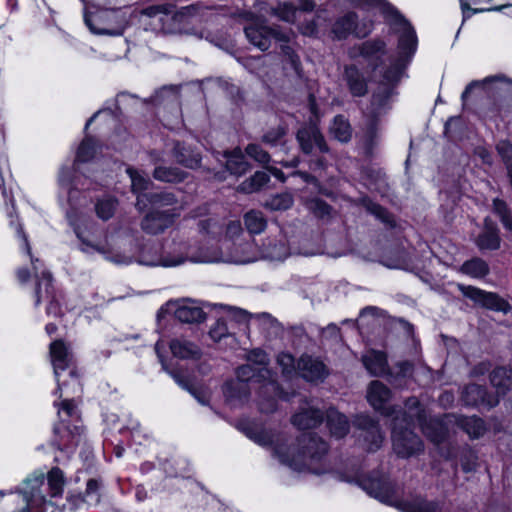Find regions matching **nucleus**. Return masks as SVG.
Returning <instances> with one entry per match:
<instances>
[{"mask_svg":"<svg viewBox=\"0 0 512 512\" xmlns=\"http://www.w3.org/2000/svg\"><path fill=\"white\" fill-rule=\"evenodd\" d=\"M94 154H95L94 140L91 137H86L81 142V144L78 148V151L76 154V159H75V164H77L78 162L89 161L90 159L93 158Z\"/></svg>","mask_w":512,"mask_h":512,"instance_id":"nucleus-53","label":"nucleus"},{"mask_svg":"<svg viewBox=\"0 0 512 512\" xmlns=\"http://www.w3.org/2000/svg\"><path fill=\"white\" fill-rule=\"evenodd\" d=\"M351 4L362 9L377 8L384 16L385 21L397 33H400L398 49L403 53L414 54L417 48V37L415 30L404 16L387 0H349Z\"/></svg>","mask_w":512,"mask_h":512,"instance_id":"nucleus-3","label":"nucleus"},{"mask_svg":"<svg viewBox=\"0 0 512 512\" xmlns=\"http://www.w3.org/2000/svg\"><path fill=\"white\" fill-rule=\"evenodd\" d=\"M496 150L501 157L505 168L512 167V143L508 140H500L496 145Z\"/></svg>","mask_w":512,"mask_h":512,"instance_id":"nucleus-57","label":"nucleus"},{"mask_svg":"<svg viewBox=\"0 0 512 512\" xmlns=\"http://www.w3.org/2000/svg\"><path fill=\"white\" fill-rule=\"evenodd\" d=\"M269 175L264 171H257L249 179L243 181L239 185V190L244 193H252L258 191L269 181Z\"/></svg>","mask_w":512,"mask_h":512,"instance_id":"nucleus-46","label":"nucleus"},{"mask_svg":"<svg viewBox=\"0 0 512 512\" xmlns=\"http://www.w3.org/2000/svg\"><path fill=\"white\" fill-rule=\"evenodd\" d=\"M245 153L259 164L268 167L271 160L270 154L257 143H250L245 148Z\"/></svg>","mask_w":512,"mask_h":512,"instance_id":"nucleus-51","label":"nucleus"},{"mask_svg":"<svg viewBox=\"0 0 512 512\" xmlns=\"http://www.w3.org/2000/svg\"><path fill=\"white\" fill-rule=\"evenodd\" d=\"M331 136L341 143H347L352 138V128L343 115H336L329 127Z\"/></svg>","mask_w":512,"mask_h":512,"instance_id":"nucleus-34","label":"nucleus"},{"mask_svg":"<svg viewBox=\"0 0 512 512\" xmlns=\"http://www.w3.org/2000/svg\"><path fill=\"white\" fill-rule=\"evenodd\" d=\"M280 45V51L281 55L283 57L284 62V69H288L290 67L295 75L299 78L302 77V64L300 57L295 52L293 47L289 45V42L287 43H279Z\"/></svg>","mask_w":512,"mask_h":512,"instance_id":"nucleus-39","label":"nucleus"},{"mask_svg":"<svg viewBox=\"0 0 512 512\" xmlns=\"http://www.w3.org/2000/svg\"><path fill=\"white\" fill-rule=\"evenodd\" d=\"M373 28L371 20L359 21L355 12H348L339 17L332 26V33L335 38L346 39L350 34H354L358 38L368 36Z\"/></svg>","mask_w":512,"mask_h":512,"instance_id":"nucleus-9","label":"nucleus"},{"mask_svg":"<svg viewBox=\"0 0 512 512\" xmlns=\"http://www.w3.org/2000/svg\"><path fill=\"white\" fill-rule=\"evenodd\" d=\"M395 416L399 417V423L411 427L415 422L422 423L426 418V412L420 401L416 397H410L405 402V411L396 410Z\"/></svg>","mask_w":512,"mask_h":512,"instance_id":"nucleus-24","label":"nucleus"},{"mask_svg":"<svg viewBox=\"0 0 512 512\" xmlns=\"http://www.w3.org/2000/svg\"><path fill=\"white\" fill-rule=\"evenodd\" d=\"M150 156L155 164V168L152 172V176L155 180L164 183L177 184L183 182L188 177V173L178 167L160 164L161 157L157 152H151Z\"/></svg>","mask_w":512,"mask_h":512,"instance_id":"nucleus-18","label":"nucleus"},{"mask_svg":"<svg viewBox=\"0 0 512 512\" xmlns=\"http://www.w3.org/2000/svg\"><path fill=\"white\" fill-rule=\"evenodd\" d=\"M172 156L175 161L188 168L198 169L201 166V154L198 150L185 142H175L172 148Z\"/></svg>","mask_w":512,"mask_h":512,"instance_id":"nucleus-22","label":"nucleus"},{"mask_svg":"<svg viewBox=\"0 0 512 512\" xmlns=\"http://www.w3.org/2000/svg\"><path fill=\"white\" fill-rule=\"evenodd\" d=\"M397 373L396 375L399 377H408L412 374L413 364L409 361H401L396 365Z\"/></svg>","mask_w":512,"mask_h":512,"instance_id":"nucleus-64","label":"nucleus"},{"mask_svg":"<svg viewBox=\"0 0 512 512\" xmlns=\"http://www.w3.org/2000/svg\"><path fill=\"white\" fill-rule=\"evenodd\" d=\"M493 212L500 218L505 229L512 231V215L507 203L499 198L492 201Z\"/></svg>","mask_w":512,"mask_h":512,"instance_id":"nucleus-47","label":"nucleus"},{"mask_svg":"<svg viewBox=\"0 0 512 512\" xmlns=\"http://www.w3.org/2000/svg\"><path fill=\"white\" fill-rule=\"evenodd\" d=\"M224 395L233 404L243 403L249 398L250 388L247 383L232 380L225 384Z\"/></svg>","mask_w":512,"mask_h":512,"instance_id":"nucleus-31","label":"nucleus"},{"mask_svg":"<svg viewBox=\"0 0 512 512\" xmlns=\"http://www.w3.org/2000/svg\"><path fill=\"white\" fill-rule=\"evenodd\" d=\"M178 203L177 197L173 192H150L140 194L137 196L135 207L139 212H143L148 205L153 209L160 210V208L174 207ZM173 212L175 211L174 208Z\"/></svg>","mask_w":512,"mask_h":512,"instance_id":"nucleus-17","label":"nucleus"},{"mask_svg":"<svg viewBox=\"0 0 512 512\" xmlns=\"http://www.w3.org/2000/svg\"><path fill=\"white\" fill-rule=\"evenodd\" d=\"M391 398V390L378 380L372 381L367 389V400L370 405L385 416H394L396 408L387 407L386 404Z\"/></svg>","mask_w":512,"mask_h":512,"instance_id":"nucleus-16","label":"nucleus"},{"mask_svg":"<svg viewBox=\"0 0 512 512\" xmlns=\"http://www.w3.org/2000/svg\"><path fill=\"white\" fill-rule=\"evenodd\" d=\"M48 485L52 497L60 496L63 492L64 474L58 467L52 468L48 473Z\"/></svg>","mask_w":512,"mask_h":512,"instance_id":"nucleus-49","label":"nucleus"},{"mask_svg":"<svg viewBox=\"0 0 512 512\" xmlns=\"http://www.w3.org/2000/svg\"><path fill=\"white\" fill-rule=\"evenodd\" d=\"M289 255V248L282 240H268L263 245V257L272 261H283Z\"/></svg>","mask_w":512,"mask_h":512,"instance_id":"nucleus-36","label":"nucleus"},{"mask_svg":"<svg viewBox=\"0 0 512 512\" xmlns=\"http://www.w3.org/2000/svg\"><path fill=\"white\" fill-rule=\"evenodd\" d=\"M244 223L251 234H260L267 226V221L263 213L257 210L247 212L244 215Z\"/></svg>","mask_w":512,"mask_h":512,"instance_id":"nucleus-44","label":"nucleus"},{"mask_svg":"<svg viewBox=\"0 0 512 512\" xmlns=\"http://www.w3.org/2000/svg\"><path fill=\"white\" fill-rule=\"evenodd\" d=\"M458 426L463 429L471 438H479L485 432V425L482 419L472 416H460L457 418Z\"/></svg>","mask_w":512,"mask_h":512,"instance_id":"nucleus-41","label":"nucleus"},{"mask_svg":"<svg viewBox=\"0 0 512 512\" xmlns=\"http://www.w3.org/2000/svg\"><path fill=\"white\" fill-rule=\"evenodd\" d=\"M406 52H408V49H406ZM412 55L403 53L399 49V59L385 71L383 81L372 95L371 103L364 113V143L368 153H372V150L378 144L380 118L390 109L394 87L403 75Z\"/></svg>","mask_w":512,"mask_h":512,"instance_id":"nucleus-1","label":"nucleus"},{"mask_svg":"<svg viewBox=\"0 0 512 512\" xmlns=\"http://www.w3.org/2000/svg\"><path fill=\"white\" fill-rule=\"evenodd\" d=\"M361 361L372 376L389 375L392 377L388 367L387 355L384 352L370 349L362 355Z\"/></svg>","mask_w":512,"mask_h":512,"instance_id":"nucleus-23","label":"nucleus"},{"mask_svg":"<svg viewBox=\"0 0 512 512\" xmlns=\"http://www.w3.org/2000/svg\"><path fill=\"white\" fill-rule=\"evenodd\" d=\"M205 312L195 305H181L175 311V317L182 323H199L204 321Z\"/></svg>","mask_w":512,"mask_h":512,"instance_id":"nucleus-38","label":"nucleus"},{"mask_svg":"<svg viewBox=\"0 0 512 512\" xmlns=\"http://www.w3.org/2000/svg\"><path fill=\"white\" fill-rule=\"evenodd\" d=\"M461 467L464 472L474 471L477 466V456L470 448H464L460 458Z\"/></svg>","mask_w":512,"mask_h":512,"instance_id":"nucleus-58","label":"nucleus"},{"mask_svg":"<svg viewBox=\"0 0 512 512\" xmlns=\"http://www.w3.org/2000/svg\"><path fill=\"white\" fill-rule=\"evenodd\" d=\"M185 261L204 263L213 259L203 250L196 249L186 242H174L171 246L162 250V254L150 256L146 251L141 257V264L147 266L174 267Z\"/></svg>","mask_w":512,"mask_h":512,"instance_id":"nucleus-5","label":"nucleus"},{"mask_svg":"<svg viewBox=\"0 0 512 512\" xmlns=\"http://www.w3.org/2000/svg\"><path fill=\"white\" fill-rule=\"evenodd\" d=\"M363 489L367 493L381 502H389L394 496V486L391 481L384 475L369 477L362 483Z\"/></svg>","mask_w":512,"mask_h":512,"instance_id":"nucleus-19","label":"nucleus"},{"mask_svg":"<svg viewBox=\"0 0 512 512\" xmlns=\"http://www.w3.org/2000/svg\"><path fill=\"white\" fill-rule=\"evenodd\" d=\"M307 209L318 218L330 217L332 208L324 200L312 198L306 202Z\"/></svg>","mask_w":512,"mask_h":512,"instance_id":"nucleus-52","label":"nucleus"},{"mask_svg":"<svg viewBox=\"0 0 512 512\" xmlns=\"http://www.w3.org/2000/svg\"><path fill=\"white\" fill-rule=\"evenodd\" d=\"M457 287L463 296L484 308L503 313H507L511 310L510 305L496 293L487 292L480 288L464 284H458Z\"/></svg>","mask_w":512,"mask_h":512,"instance_id":"nucleus-12","label":"nucleus"},{"mask_svg":"<svg viewBox=\"0 0 512 512\" xmlns=\"http://www.w3.org/2000/svg\"><path fill=\"white\" fill-rule=\"evenodd\" d=\"M424 435L433 443H442L448 434V430L442 420L437 418H430L419 424Z\"/></svg>","mask_w":512,"mask_h":512,"instance_id":"nucleus-29","label":"nucleus"},{"mask_svg":"<svg viewBox=\"0 0 512 512\" xmlns=\"http://www.w3.org/2000/svg\"><path fill=\"white\" fill-rule=\"evenodd\" d=\"M225 157L227 159L226 169L233 175L241 176L250 168V165L245 160L244 154L240 148H235L231 152H226Z\"/></svg>","mask_w":512,"mask_h":512,"instance_id":"nucleus-33","label":"nucleus"},{"mask_svg":"<svg viewBox=\"0 0 512 512\" xmlns=\"http://www.w3.org/2000/svg\"><path fill=\"white\" fill-rule=\"evenodd\" d=\"M462 400L468 406L483 405L488 408H493L499 403L497 396L489 394L483 386L478 384L467 385L462 393Z\"/></svg>","mask_w":512,"mask_h":512,"instance_id":"nucleus-21","label":"nucleus"},{"mask_svg":"<svg viewBox=\"0 0 512 512\" xmlns=\"http://www.w3.org/2000/svg\"><path fill=\"white\" fill-rule=\"evenodd\" d=\"M285 135L286 129L282 126H277L264 133L261 140L264 144L275 147L283 143Z\"/></svg>","mask_w":512,"mask_h":512,"instance_id":"nucleus-55","label":"nucleus"},{"mask_svg":"<svg viewBox=\"0 0 512 512\" xmlns=\"http://www.w3.org/2000/svg\"><path fill=\"white\" fill-rule=\"evenodd\" d=\"M292 205L293 197L288 193L276 195L269 202V206L273 210H287Z\"/></svg>","mask_w":512,"mask_h":512,"instance_id":"nucleus-59","label":"nucleus"},{"mask_svg":"<svg viewBox=\"0 0 512 512\" xmlns=\"http://www.w3.org/2000/svg\"><path fill=\"white\" fill-rule=\"evenodd\" d=\"M169 347L173 356L180 359H199L201 356L200 348L195 343L184 338L171 340Z\"/></svg>","mask_w":512,"mask_h":512,"instance_id":"nucleus-27","label":"nucleus"},{"mask_svg":"<svg viewBox=\"0 0 512 512\" xmlns=\"http://www.w3.org/2000/svg\"><path fill=\"white\" fill-rule=\"evenodd\" d=\"M460 271L472 278H484L489 274L490 268L485 260L479 257H474L465 261L461 265Z\"/></svg>","mask_w":512,"mask_h":512,"instance_id":"nucleus-37","label":"nucleus"},{"mask_svg":"<svg viewBox=\"0 0 512 512\" xmlns=\"http://www.w3.org/2000/svg\"><path fill=\"white\" fill-rule=\"evenodd\" d=\"M499 228L489 218L484 219V227L476 238V245L480 250H497L500 248L501 238Z\"/></svg>","mask_w":512,"mask_h":512,"instance_id":"nucleus-25","label":"nucleus"},{"mask_svg":"<svg viewBox=\"0 0 512 512\" xmlns=\"http://www.w3.org/2000/svg\"><path fill=\"white\" fill-rule=\"evenodd\" d=\"M498 80H504V77L503 76H491V77H487L485 78L484 80L482 81H479V80H474L472 82H470L465 90L463 91L462 95H461V99L462 101L465 103L470 95V93L472 92V90L476 87H480L482 86L483 84H486V83H490V82H493V81H498Z\"/></svg>","mask_w":512,"mask_h":512,"instance_id":"nucleus-61","label":"nucleus"},{"mask_svg":"<svg viewBox=\"0 0 512 512\" xmlns=\"http://www.w3.org/2000/svg\"><path fill=\"white\" fill-rule=\"evenodd\" d=\"M392 446L398 457L408 458L421 453L424 449L422 440L416 435L411 427L399 423V417L395 416L392 421Z\"/></svg>","mask_w":512,"mask_h":512,"instance_id":"nucleus-7","label":"nucleus"},{"mask_svg":"<svg viewBox=\"0 0 512 512\" xmlns=\"http://www.w3.org/2000/svg\"><path fill=\"white\" fill-rule=\"evenodd\" d=\"M210 337L214 341H220L223 337L228 335V327L224 320H217L215 325L209 331Z\"/></svg>","mask_w":512,"mask_h":512,"instance_id":"nucleus-62","label":"nucleus"},{"mask_svg":"<svg viewBox=\"0 0 512 512\" xmlns=\"http://www.w3.org/2000/svg\"><path fill=\"white\" fill-rule=\"evenodd\" d=\"M241 429L248 438L261 446H267L273 442V434L254 423H244Z\"/></svg>","mask_w":512,"mask_h":512,"instance_id":"nucleus-35","label":"nucleus"},{"mask_svg":"<svg viewBox=\"0 0 512 512\" xmlns=\"http://www.w3.org/2000/svg\"><path fill=\"white\" fill-rule=\"evenodd\" d=\"M362 203L368 212L375 215L382 222L387 223V224L392 223V221H393L392 216L384 207L380 206L377 203H374L373 201H371L368 198H363Z\"/></svg>","mask_w":512,"mask_h":512,"instance_id":"nucleus-54","label":"nucleus"},{"mask_svg":"<svg viewBox=\"0 0 512 512\" xmlns=\"http://www.w3.org/2000/svg\"><path fill=\"white\" fill-rule=\"evenodd\" d=\"M300 149L305 154H311L315 149L320 153H329L328 144L315 123L301 127L296 134Z\"/></svg>","mask_w":512,"mask_h":512,"instance_id":"nucleus-13","label":"nucleus"},{"mask_svg":"<svg viewBox=\"0 0 512 512\" xmlns=\"http://www.w3.org/2000/svg\"><path fill=\"white\" fill-rule=\"evenodd\" d=\"M50 357L54 369V375L58 384V390H61V372L69 370V375L72 378H77L73 354L62 340H55L50 344Z\"/></svg>","mask_w":512,"mask_h":512,"instance_id":"nucleus-10","label":"nucleus"},{"mask_svg":"<svg viewBox=\"0 0 512 512\" xmlns=\"http://www.w3.org/2000/svg\"><path fill=\"white\" fill-rule=\"evenodd\" d=\"M298 450L290 451L284 444H277L274 447V454L281 463L288 465L294 470L304 469L320 473L314 465L321 463L328 452V445L321 438L312 433H304L297 439Z\"/></svg>","mask_w":512,"mask_h":512,"instance_id":"nucleus-2","label":"nucleus"},{"mask_svg":"<svg viewBox=\"0 0 512 512\" xmlns=\"http://www.w3.org/2000/svg\"><path fill=\"white\" fill-rule=\"evenodd\" d=\"M327 426L332 436L339 439L349 432V422L346 416L334 409L327 412Z\"/></svg>","mask_w":512,"mask_h":512,"instance_id":"nucleus-32","label":"nucleus"},{"mask_svg":"<svg viewBox=\"0 0 512 512\" xmlns=\"http://www.w3.org/2000/svg\"><path fill=\"white\" fill-rule=\"evenodd\" d=\"M116 207L117 200L115 198L105 197L97 201L95 211L100 219L107 221L114 215Z\"/></svg>","mask_w":512,"mask_h":512,"instance_id":"nucleus-48","label":"nucleus"},{"mask_svg":"<svg viewBox=\"0 0 512 512\" xmlns=\"http://www.w3.org/2000/svg\"><path fill=\"white\" fill-rule=\"evenodd\" d=\"M249 364L256 365L258 375L264 380H268L262 384L259 389L258 406L262 413H272L277 408V398L289 400L293 394L284 392L278 383L272 378L271 371L267 368L269 358L262 349H253L247 354Z\"/></svg>","mask_w":512,"mask_h":512,"instance_id":"nucleus-4","label":"nucleus"},{"mask_svg":"<svg viewBox=\"0 0 512 512\" xmlns=\"http://www.w3.org/2000/svg\"><path fill=\"white\" fill-rule=\"evenodd\" d=\"M344 76L349 91L353 96L362 97L367 93V82L362 73L355 66L345 67Z\"/></svg>","mask_w":512,"mask_h":512,"instance_id":"nucleus-28","label":"nucleus"},{"mask_svg":"<svg viewBox=\"0 0 512 512\" xmlns=\"http://www.w3.org/2000/svg\"><path fill=\"white\" fill-rule=\"evenodd\" d=\"M162 9H170V4L152 5L141 10V15L146 16L154 22L156 17L161 14Z\"/></svg>","mask_w":512,"mask_h":512,"instance_id":"nucleus-63","label":"nucleus"},{"mask_svg":"<svg viewBox=\"0 0 512 512\" xmlns=\"http://www.w3.org/2000/svg\"><path fill=\"white\" fill-rule=\"evenodd\" d=\"M244 33L248 41L261 51H267L272 44V40L279 43L290 42V34L281 29L280 26H268L264 21L254 22L244 28Z\"/></svg>","mask_w":512,"mask_h":512,"instance_id":"nucleus-8","label":"nucleus"},{"mask_svg":"<svg viewBox=\"0 0 512 512\" xmlns=\"http://www.w3.org/2000/svg\"><path fill=\"white\" fill-rule=\"evenodd\" d=\"M277 363L282 368V373L290 376L295 371V360L288 353H280L277 357Z\"/></svg>","mask_w":512,"mask_h":512,"instance_id":"nucleus-60","label":"nucleus"},{"mask_svg":"<svg viewBox=\"0 0 512 512\" xmlns=\"http://www.w3.org/2000/svg\"><path fill=\"white\" fill-rule=\"evenodd\" d=\"M237 375V381H242L244 383H247L249 381L254 382H262V384H265L268 380H264L262 377L258 375V369L257 367H254L251 364H244L237 368L236 370Z\"/></svg>","mask_w":512,"mask_h":512,"instance_id":"nucleus-50","label":"nucleus"},{"mask_svg":"<svg viewBox=\"0 0 512 512\" xmlns=\"http://www.w3.org/2000/svg\"><path fill=\"white\" fill-rule=\"evenodd\" d=\"M84 21L90 31L98 35L120 36L126 28L125 17L115 9L84 11Z\"/></svg>","mask_w":512,"mask_h":512,"instance_id":"nucleus-6","label":"nucleus"},{"mask_svg":"<svg viewBox=\"0 0 512 512\" xmlns=\"http://www.w3.org/2000/svg\"><path fill=\"white\" fill-rule=\"evenodd\" d=\"M403 512H443V504L438 501L414 500L401 504Z\"/></svg>","mask_w":512,"mask_h":512,"instance_id":"nucleus-42","label":"nucleus"},{"mask_svg":"<svg viewBox=\"0 0 512 512\" xmlns=\"http://www.w3.org/2000/svg\"><path fill=\"white\" fill-rule=\"evenodd\" d=\"M292 424L298 429H312L317 427L323 421V413L316 408H302L298 413L292 416Z\"/></svg>","mask_w":512,"mask_h":512,"instance_id":"nucleus-26","label":"nucleus"},{"mask_svg":"<svg viewBox=\"0 0 512 512\" xmlns=\"http://www.w3.org/2000/svg\"><path fill=\"white\" fill-rule=\"evenodd\" d=\"M300 375L307 381H323L328 372L324 363L309 355H302L297 362Z\"/></svg>","mask_w":512,"mask_h":512,"instance_id":"nucleus-20","label":"nucleus"},{"mask_svg":"<svg viewBox=\"0 0 512 512\" xmlns=\"http://www.w3.org/2000/svg\"><path fill=\"white\" fill-rule=\"evenodd\" d=\"M354 425L361 431L360 437L363 438L364 447L368 451L373 452L381 447L384 436L377 421L370 416L359 415L355 418Z\"/></svg>","mask_w":512,"mask_h":512,"instance_id":"nucleus-14","label":"nucleus"},{"mask_svg":"<svg viewBox=\"0 0 512 512\" xmlns=\"http://www.w3.org/2000/svg\"><path fill=\"white\" fill-rule=\"evenodd\" d=\"M126 172L131 180V191L136 197L140 194H145L144 191L153 185L151 179L144 172L138 171L133 167H128Z\"/></svg>","mask_w":512,"mask_h":512,"instance_id":"nucleus-40","label":"nucleus"},{"mask_svg":"<svg viewBox=\"0 0 512 512\" xmlns=\"http://www.w3.org/2000/svg\"><path fill=\"white\" fill-rule=\"evenodd\" d=\"M176 21V14L174 6L170 4V9H162L161 14L156 17L154 22H151L154 30H160L165 33H170L174 29Z\"/></svg>","mask_w":512,"mask_h":512,"instance_id":"nucleus-43","label":"nucleus"},{"mask_svg":"<svg viewBox=\"0 0 512 512\" xmlns=\"http://www.w3.org/2000/svg\"><path fill=\"white\" fill-rule=\"evenodd\" d=\"M385 43L381 40L366 41L360 48V54L363 57L371 58L378 54H383Z\"/></svg>","mask_w":512,"mask_h":512,"instance_id":"nucleus-56","label":"nucleus"},{"mask_svg":"<svg viewBox=\"0 0 512 512\" xmlns=\"http://www.w3.org/2000/svg\"><path fill=\"white\" fill-rule=\"evenodd\" d=\"M176 216L177 213L173 212V209H152L142 219L141 228L144 232L151 235L162 233L173 224Z\"/></svg>","mask_w":512,"mask_h":512,"instance_id":"nucleus-15","label":"nucleus"},{"mask_svg":"<svg viewBox=\"0 0 512 512\" xmlns=\"http://www.w3.org/2000/svg\"><path fill=\"white\" fill-rule=\"evenodd\" d=\"M457 287L463 296L484 308L503 313H507L511 310L510 305L496 293L487 292L480 288L464 284H458Z\"/></svg>","mask_w":512,"mask_h":512,"instance_id":"nucleus-11","label":"nucleus"},{"mask_svg":"<svg viewBox=\"0 0 512 512\" xmlns=\"http://www.w3.org/2000/svg\"><path fill=\"white\" fill-rule=\"evenodd\" d=\"M298 8L292 2H282L276 7H271L269 13L279 20L293 24L296 21Z\"/></svg>","mask_w":512,"mask_h":512,"instance_id":"nucleus-45","label":"nucleus"},{"mask_svg":"<svg viewBox=\"0 0 512 512\" xmlns=\"http://www.w3.org/2000/svg\"><path fill=\"white\" fill-rule=\"evenodd\" d=\"M490 381L497 391L496 396H504L512 389V370L498 367L490 374Z\"/></svg>","mask_w":512,"mask_h":512,"instance_id":"nucleus-30","label":"nucleus"}]
</instances>
